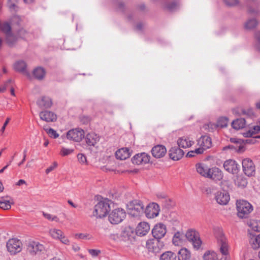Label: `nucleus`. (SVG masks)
<instances>
[{
    "label": "nucleus",
    "instance_id": "f257e3e1",
    "mask_svg": "<svg viewBox=\"0 0 260 260\" xmlns=\"http://www.w3.org/2000/svg\"><path fill=\"white\" fill-rule=\"evenodd\" d=\"M110 201L107 199L100 201L94 206L93 215L99 218L106 217L110 210Z\"/></svg>",
    "mask_w": 260,
    "mask_h": 260
},
{
    "label": "nucleus",
    "instance_id": "f03ea898",
    "mask_svg": "<svg viewBox=\"0 0 260 260\" xmlns=\"http://www.w3.org/2000/svg\"><path fill=\"white\" fill-rule=\"evenodd\" d=\"M236 206L238 216L241 218H246L253 210L252 205L245 200L237 201Z\"/></svg>",
    "mask_w": 260,
    "mask_h": 260
},
{
    "label": "nucleus",
    "instance_id": "7ed1b4c3",
    "mask_svg": "<svg viewBox=\"0 0 260 260\" xmlns=\"http://www.w3.org/2000/svg\"><path fill=\"white\" fill-rule=\"evenodd\" d=\"M7 251L11 255H16L22 251L23 244L22 241L17 238H13L9 239L6 243Z\"/></svg>",
    "mask_w": 260,
    "mask_h": 260
},
{
    "label": "nucleus",
    "instance_id": "20e7f679",
    "mask_svg": "<svg viewBox=\"0 0 260 260\" xmlns=\"http://www.w3.org/2000/svg\"><path fill=\"white\" fill-rule=\"evenodd\" d=\"M144 205L138 200L130 202L127 205L128 214L133 217L139 216L143 212Z\"/></svg>",
    "mask_w": 260,
    "mask_h": 260
},
{
    "label": "nucleus",
    "instance_id": "39448f33",
    "mask_svg": "<svg viewBox=\"0 0 260 260\" xmlns=\"http://www.w3.org/2000/svg\"><path fill=\"white\" fill-rule=\"evenodd\" d=\"M215 237L217 239L219 251L222 254V256H230L228 241L222 232L219 231L215 234Z\"/></svg>",
    "mask_w": 260,
    "mask_h": 260
},
{
    "label": "nucleus",
    "instance_id": "423d86ee",
    "mask_svg": "<svg viewBox=\"0 0 260 260\" xmlns=\"http://www.w3.org/2000/svg\"><path fill=\"white\" fill-rule=\"evenodd\" d=\"M49 235L54 240H58L66 245H70L71 241L65 235L64 232L60 229L51 228L49 230Z\"/></svg>",
    "mask_w": 260,
    "mask_h": 260
},
{
    "label": "nucleus",
    "instance_id": "0eeeda50",
    "mask_svg": "<svg viewBox=\"0 0 260 260\" xmlns=\"http://www.w3.org/2000/svg\"><path fill=\"white\" fill-rule=\"evenodd\" d=\"M126 213L122 209L113 210L109 215V220L112 224H118L125 217Z\"/></svg>",
    "mask_w": 260,
    "mask_h": 260
},
{
    "label": "nucleus",
    "instance_id": "6e6552de",
    "mask_svg": "<svg viewBox=\"0 0 260 260\" xmlns=\"http://www.w3.org/2000/svg\"><path fill=\"white\" fill-rule=\"evenodd\" d=\"M45 250L44 246L39 242L29 241L26 245V251L31 255H36Z\"/></svg>",
    "mask_w": 260,
    "mask_h": 260
},
{
    "label": "nucleus",
    "instance_id": "1a4fd4ad",
    "mask_svg": "<svg viewBox=\"0 0 260 260\" xmlns=\"http://www.w3.org/2000/svg\"><path fill=\"white\" fill-rule=\"evenodd\" d=\"M185 237L188 241L192 242L194 248L198 249L200 247L202 241L197 232L192 230H188L185 234Z\"/></svg>",
    "mask_w": 260,
    "mask_h": 260
},
{
    "label": "nucleus",
    "instance_id": "9d476101",
    "mask_svg": "<svg viewBox=\"0 0 260 260\" xmlns=\"http://www.w3.org/2000/svg\"><path fill=\"white\" fill-rule=\"evenodd\" d=\"M198 145L199 148L196 149V152L198 153H203L205 150L211 147V139L208 136H202L198 140Z\"/></svg>",
    "mask_w": 260,
    "mask_h": 260
},
{
    "label": "nucleus",
    "instance_id": "9b49d317",
    "mask_svg": "<svg viewBox=\"0 0 260 260\" xmlns=\"http://www.w3.org/2000/svg\"><path fill=\"white\" fill-rule=\"evenodd\" d=\"M159 205L155 203H151L147 206L145 213L147 218H154L159 215Z\"/></svg>",
    "mask_w": 260,
    "mask_h": 260
},
{
    "label": "nucleus",
    "instance_id": "f8f14e48",
    "mask_svg": "<svg viewBox=\"0 0 260 260\" xmlns=\"http://www.w3.org/2000/svg\"><path fill=\"white\" fill-rule=\"evenodd\" d=\"M84 132L81 128L70 130L67 134V138L70 140L80 142L84 137Z\"/></svg>",
    "mask_w": 260,
    "mask_h": 260
},
{
    "label": "nucleus",
    "instance_id": "ddd939ff",
    "mask_svg": "<svg viewBox=\"0 0 260 260\" xmlns=\"http://www.w3.org/2000/svg\"><path fill=\"white\" fill-rule=\"evenodd\" d=\"M167 232L166 226L161 223H159L155 225L152 230L153 236L155 239H159L165 236Z\"/></svg>",
    "mask_w": 260,
    "mask_h": 260
},
{
    "label": "nucleus",
    "instance_id": "4468645a",
    "mask_svg": "<svg viewBox=\"0 0 260 260\" xmlns=\"http://www.w3.org/2000/svg\"><path fill=\"white\" fill-rule=\"evenodd\" d=\"M146 247L149 251L158 252L162 247V244L157 239H151L147 240Z\"/></svg>",
    "mask_w": 260,
    "mask_h": 260
},
{
    "label": "nucleus",
    "instance_id": "2eb2a0df",
    "mask_svg": "<svg viewBox=\"0 0 260 260\" xmlns=\"http://www.w3.org/2000/svg\"><path fill=\"white\" fill-rule=\"evenodd\" d=\"M244 173L248 176H252L255 173V167L252 160L249 158L244 159L242 161Z\"/></svg>",
    "mask_w": 260,
    "mask_h": 260
},
{
    "label": "nucleus",
    "instance_id": "dca6fc26",
    "mask_svg": "<svg viewBox=\"0 0 260 260\" xmlns=\"http://www.w3.org/2000/svg\"><path fill=\"white\" fill-rule=\"evenodd\" d=\"M215 198L217 203L222 205H226L230 200L229 193L225 190L217 191L215 193Z\"/></svg>",
    "mask_w": 260,
    "mask_h": 260
},
{
    "label": "nucleus",
    "instance_id": "f3484780",
    "mask_svg": "<svg viewBox=\"0 0 260 260\" xmlns=\"http://www.w3.org/2000/svg\"><path fill=\"white\" fill-rule=\"evenodd\" d=\"M150 156L146 153H141L135 155L132 158L133 163L136 165L146 164L149 162Z\"/></svg>",
    "mask_w": 260,
    "mask_h": 260
},
{
    "label": "nucleus",
    "instance_id": "a211bd4d",
    "mask_svg": "<svg viewBox=\"0 0 260 260\" xmlns=\"http://www.w3.org/2000/svg\"><path fill=\"white\" fill-rule=\"evenodd\" d=\"M223 167L226 171L233 174L237 173L239 171V165L233 159H229L224 161Z\"/></svg>",
    "mask_w": 260,
    "mask_h": 260
},
{
    "label": "nucleus",
    "instance_id": "6ab92c4d",
    "mask_svg": "<svg viewBox=\"0 0 260 260\" xmlns=\"http://www.w3.org/2000/svg\"><path fill=\"white\" fill-rule=\"evenodd\" d=\"M39 116L41 120L47 122H54L57 119L56 115L50 111H43L40 112Z\"/></svg>",
    "mask_w": 260,
    "mask_h": 260
},
{
    "label": "nucleus",
    "instance_id": "aec40b11",
    "mask_svg": "<svg viewBox=\"0 0 260 260\" xmlns=\"http://www.w3.org/2000/svg\"><path fill=\"white\" fill-rule=\"evenodd\" d=\"M151 153L154 157L159 158L165 155L167 153V149L164 145H157L152 148Z\"/></svg>",
    "mask_w": 260,
    "mask_h": 260
},
{
    "label": "nucleus",
    "instance_id": "412c9836",
    "mask_svg": "<svg viewBox=\"0 0 260 260\" xmlns=\"http://www.w3.org/2000/svg\"><path fill=\"white\" fill-rule=\"evenodd\" d=\"M150 231V225L146 222L139 223L136 230V233L138 236H144L146 235Z\"/></svg>",
    "mask_w": 260,
    "mask_h": 260
},
{
    "label": "nucleus",
    "instance_id": "4be33fe9",
    "mask_svg": "<svg viewBox=\"0 0 260 260\" xmlns=\"http://www.w3.org/2000/svg\"><path fill=\"white\" fill-rule=\"evenodd\" d=\"M184 155L183 151L177 147H172L169 150V156L171 159L173 160L180 159Z\"/></svg>",
    "mask_w": 260,
    "mask_h": 260
},
{
    "label": "nucleus",
    "instance_id": "5701e85b",
    "mask_svg": "<svg viewBox=\"0 0 260 260\" xmlns=\"http://www.w3.org/2000/svg\"><path fill=\"white\" fill-rule=\"evenodd\" d=\"M223 177L222 172L217 167H213L210 169V171L207 178L214 181H220Z\"/></svg>",
    "mask_w": 260,
    "mask_h": 260
},
{
    "label": "nucleus",
    "instance_id": "b1692460",
    "mask_svg": "<svg viewBox=\"0 0 260 260\" xmlns=\"http://www.w3.org/2000/svg\"><path fill=\"white\" fill-rule=\"evenodd\" d=\"M131 152L127 147H123L118 149L115 153V157L120 160H125L131 156Z\"/></svg>",
    "mask_w": 260,
    "mask_h": 260
},
{
    "label": "nucleus",
    "instance_id": "393cba45",
    "mask_svg": "<svg viewBox=\"0 0 260 260\" xmlns=\"http://www.w3.org/2000/svg\"><path fill=\"white\" fill-rule=\"evenodd\" d=\"M14 204L13 200L9 196L3 197L0 199V208L9 210Z\"/></svg>",
    "mask_w": 260,
    "mask_h": 260
},
{
    "label": "nucleus",
    "instance_id": "a878e982",
    "mask_svg": "<svg viewBox=\"0 0 260 260\" xmlns=\"http://www.w3.org/2000/svg\"><path fill=\"white\" fill-rule=\"evenodd\" d=\"M177 144L180 148H187L191 147L193 144V141L189 138L183 136L178 139Z\"/></svg>",
    "mask_w": 260,
    "mask_h": 260
},
{
    "label": "nucleus",
    "instance_id": "bb28decb",
    "mask_svg": "<svg viewBox=\"0 0 260 260\" xmlns=\"http://www.w3.org/2000/svg\"><path fill=\"white\" fill-rule=\"evenodd\" d=\"M196 168L199 174L206 178H207L208 176L211 169L207 165L203 163L197 164L196 166Z\"/></svg>",
    "mask_w": 260,
    "mask_h": 260
},
{
    "label": "nucleus",
    "instance_id": "cd10ccee",
    "mask_svg": "<svg viewBox=\"0 0 260 260\" xmlns=\"http://www.w3.org/2000/svg\"><path fill=\"white\" fill-rule=\"evenodd\" d=\"M85 140L88 145L94 146L99 142L100 137L95 133H91L86 135Z\"/></svg>",
    "mask_w": 260,
    "mask_h": 260
},
{
    "label": "nucleus",
    "instance_id": "c85d7f7f",
    "mask_svg": "<svg viewBox=\"0 0 260 260\" xmlns=\"http://www.w3.org/2000/svg\"><path fill=\"white\" fill-rule=\"evenodd\" d=\"M52 101L51 99L46 96H43L37 101V105L39 107L42 109H47L52 106Z\"/></svg>",
    "mask_w": 260,
    "mask_h": 260
},
{
    "label": "nucleus",
    "instance_id": "c756f323",
    "mask_svg": "<svg viewBox=\"0 0 260 260\" xmlns=\"http://www.w3.org/2000/svg\"><path fill=\"white\" fill-rule=\"evenodd\" d=\"M14 68L17 72L25 75H28V73L26 70V64L24 61L20 60L16 62L14 64Z\"/></svg>",
    "mask_w": 260,
    "mask_h": 260
},
{
    "label": "nucleus",
    "instance_id": "7c9ffc66",
    "mask_svg": "<svg viewBox=\"0 0 260 260\" xmlns=\"http://www.w3.org/2000/svg\"><path fill=\"white\" fill-rule=\"evenodd\" d=\"M258 24V22L255 18L248 19L244 24V28L247 30L255 28Z\"/></svg>",
    "mask_w": 260,
    "mask_h": 260
},
{
    "label": "nucleus",
    "instance_id": "2f4dec72",
    "mask_svg": "<svg viewBox=\"0 0 260 260\" xmlns=\"http://www.w3.org/2000/svg\"><path fill=\"white\" fill-rule=\"evenodd\" d=\"M178 260H190L191 253L187 248H181L178 252Z\"/></svg>",
    "mask_w": 260,
    "mask_h": 260
},
{
    "label": "nucleus",
    "instance_id": "473e14b6",
    "mask_svg": "<svg viewBox=\"0 0 260 260\" xmlns=\"http://www.w3.org/2000/svg\"><path fill=\"white\" fill-rule=\"evenodd\" d=\"M121 237L123 241L129 240L134 235L133 229L129 227H125L121 231Z\"/></svg>",
    "mask_w": 260,
    "mask_h": 260
},
{
    "label": "nucleus",
    "instance_id": "72a5a7b5",
    "mask_svg": "<svg viewBox=\"0 0 260 260\" xmlns=\"http://www.w3.org/2000/svg\"><path fill=\"white\" fill-rule=\"evenodd\" d=\"M246 125V121L244 118H238L234 120L232 123V126L233 128L236 130L242 129Z\"/></svg>",
    "mask_w": 260,
    "mask_h": 260
},
{
    "label": "nucleus",
    "instance_id": "f704fd0d",
    "mask_svg": "<svg viewBox=\"0 0 260 260\" xmlns=\"http://www.w3.org/2000/svg\"><path fill=\"white\" fill-rule=\"evenodd\" d=\"M184 235L182 233L180 232L176 233L172 239V241L173 244L176 246L181 245L184 242Z\"/></svg>",
    "mask_w": 260,
    "mask_h": 260
},
{
    "label": "nucleus",
    "instance_id": "c9c22d12",
    "mask_svg": "<svg viewBox=\"0 0 260 260\" xmlns=\"http://www.w3.org/2000/svg\"><path fill=\"white\" fill-rule=\"evenodd\" d=\"M45 70L41 67L36 68L33 71L34 77L38 80L42 79L45 77Z\"/></svg>",
    "mask_w": 260,
    "mask_h": 260
},
{
    "label": "nucleus",
    "instance_id": "e433bc0d",
    "mask_svg": "<svg viewBox=\"0 0 260 260\" xmlns=\"http://www.w3.org/2000/svg\"><path fill=\"white\" fill-rule=\"evenodd\" d=\"M160 260H177V255L174 252L167 251L160 255Z\"/></svg>",
    "mask_w": 260,
    "mask_h": 260
},
{
    "label": "nucleus",
    "instance_id": "4c0bfd02",
    "mask_svg": "<svg viewBox=\"0 0 260 260\" xmlns=\"http://www.w3.org/2000/svg\"><path fill=\"white\" fill-rule=\"evenodd\" d=\"M230 141L231 142L237 144H240L238 147L235 146L234 145H229L228 147H224V149H226L228 148L230 149H233L237 151L240 152L241 151L242 149L243 148V145L241 144V141L240 140L237 139L236 138H231L230 139Z\"/></svg>",
    "mask_w": 260,
    "mask_h": 260
},
{
    "label": "nucleus",
    "instance_id": "58836bf2",
    "mask_svg": "<svg viewBox=\"0 0 260 260\" xmlns=\"http://www.w3.org/2000/svg\"><path fill=\"white\" fill-rule=\"evenodd\" d=\"M217 253L213 251H207L203 255V260H218Z\"/></svg>",
    "mask_w": 260,
    "mask_h": 260
},
{
    "label": "nucleus",
    "instance_id": "ea45409f",
    "mask_svg": "<svg viewBox=\"0 0 260 260\" xmlns=\"http://www.w3.org/2000/svg\"><path fill=\"white\" fill-rule=\"evenodd\" d=\"M259 235L257 236H251L249 240L250 244L253 249H257L260 247V244H259Z\"/></svg>",
    "mask_w": 260,
    "mask_h": 260
},
{
    "label": "nucleus",
    "instance_id": "a19ab883",
    "mask_svg": "<svg viewBox=\"0 0 260 260\" xmlns=\"http://www.w3.org/2000/svg\"><path fill=\"white\" fill-rule=\"evenodd\" d=\"M248 224L249 227L255 232H260V220H250Z\"/></svg>",
    "mask_w": 260,
    "mask_h": 260
},
{
    "label": "nucleus",
    "instance_id": "79ce46f5",
    "mask_svg": "<svg viewBox=\"0 0 260 260\" xmlns=\"http://www.w3.org/2000/svg\"><path fill=\"white\" fill-rule=\"evenodd\" d=\"M260 131V121L256 125L253 126L252 128L246 134V137H251L253 135L258 133Z\"/></svg>",
    "mask_w": 260,
    "mask_h": 260
},
{
    "label": "nucleus",
    "instance_id": "37998d69",
    "mask_svg": "<svg viewBox=\"0 0 260 260\" xmlns=\"http://www.w3.org/2000/svg\"><path fill=\"white\" fill-rule=\"evenodd\" d=\"M235 183L239 186L244 187L247 185V181L242 176H237L235 180Z\"/></svg>",
    "mask_w": 260,
    "mask_h": 260
},
{
    "label": "nucleus",
    "instance_id": "c03bdc74",
    "mask_svg": "<svg viewBox=\"0 0 260 260\" xmlns=\"http://www.w3.org/2000/svg\"><path fill=\"white\" fill-rule=\"evenodd\" d=\"M229 119L227 117H222L219 118L217 121V124L218 127H224L228 125Z\"/></svg>",
    "mask_w": 260,
    "mask_h": 260
},
{
    "label": "nucleus",
    "instance_id": "a18cd8bd",
    "mask_svg": "<svg viewBox=\"0 0 260 260\" xmlns=\"http://www.w3.org/2000/svg\"><path fill=\"white\" fill-rule=\"evenodd\" d=\"M74 151V150L73 149L62 147L60 149L59 154L62 156H66L73 153Z\"/></svg>",
    "mask_w": 260,
    "mask_h": 260
},
{
    "label": "nucleus",
    "instance_id": "49530a36",
    "mask_svg": "<svg viewBox=\"0 0 260 260\" xmlns=\"http://www.w3.org/2000/svg\"><path fill=\"white\" fill-rule=\"evenodd\" d=\"M43 215L45 218H46L48 220L54 221L57 222L59 221V218L56 215H54L44 212H43Z\"/></svg>",
    "mask_w": 260,
    "mask_h": 260
},
{
    "label": "nucleus",
    "instance_id": "de8ad7c7",
    "mask_svg": "<svg viewBox=\"0 0 260 260\" xmlns=\"http://www.w3.org/2000/svg\"><path fill=\"white\" fill-rule=\"evenodd\" d=\"M46 133L49 136V137L53 138H57L59 137L58 134L56 132L54 129L50 128H46L45 129Z\"/></svg>",
    "mask_w": 260,
    "mask_h": 260
},
{
    "label": "nucleus",
    "instance_id": "09e8293b",
    "mask_svg": "<svg viewBox=\"0 0 260 260\" xmlns=\"http://www.w3.org/2000/svg\"><path fill=\"white\" fill-rule=\"evenodd\" d=\"M75 237L80 239L91 240L93 239V237L89 234L87 233L77 234H76Z\"/></svg>",
    "mask_w": 260,
    "mask_h": 260
},
{
    "label": "nucleus",
    "instance_id": "8fccbe9b",
    "mask_svg": "<svg viewBox=\"0 0 260 260\" xmlns=\"http://www.w3.org/2000/svg\"><path fill=\"white\" fill-rule=\"evenodd\" d=\"M218 126H217V123L215 124L212 122H209L204 125L205 129H208L209 131H213Z\"/></svg>",
    "mask_w": 260,
    "mask_h": 260
},
{
    "label": "nucleus",
    "instance_id": "3c124183",
    "mask_svg": "<svg viewBox=\"0 0 260 260\" xmlns=\"http://www.w3.org/2000/svg\"><path fill=\"white\" fill-rule=\"evenodd\" d=\"M110 238L115 241L119 242L123 241L121 234H112L110 235Z\"/></svg>",
    "mask_w": 260,
    "mask_h": 260
},
{
    "label": "nucleus",
    "instance_id": "603ef678",
    "mask_svg": "<svg viewBox=\"0 0 260 260\" xmlns=\"http://www.w3.org/2000/svg\"><path fill=\"white\" fill-rule=\"evenodd\" d=\"M88 251L92 257L98 256L101 253V251L99 249H89Z\"/></svg>",
    "mask_w": 260,
    "mask_h": 260
},
{
    "label": "nucleus",
    "instance_id": "864d4df0",
    "mask_svg": "<svg viewBox=\"0 0 260 260\" xmlns=\"http://www.w3.org/2000/svg\"><path fill=\"white\" fill-rule=\"evenodd\" d=\"M225 4L230 7L238 6L239 4V0H224Z\"/></svg>",
    "mask_w": 260,
    "mask_h": 260
},
{
    "label": "nucleus",
    "instance_id": "5fc2aeb1",
    "mask_svg": "<svg viewBox=\"0 0 260 260\" xmlns=\"http://www.w3.org/2000/svg\"><path fill=\"white\" fill-rule=\"evenodd\" d=\"M58 166V164L56 161H54L53 164L49 166L48 168H47L45 170V173L46 174H48L50 172L53 171Z\"/></svg>",
    "mask_w": 260,
    "mask_h": 260
},
{
    "label": "nucleus",
    "instance_id": "6e6d98bb",
    "mask_svg": "<svg viewBox=\"0 0 260 260\" xmlns=\"http://www.w3.org/2000/svg\"><path fill=\"white\" fill-rule=\"evenodd\" d=\"M255 37L257 40L255 46L256 49L260 51V31H257L255 34Z\"/></svg>",
    "mask_w": 260,
    "mask_h": 260
},
{
    "label": "nucleus",
    "instance_id": "4d7b16f0",
    "mask_svg": "<svg viewBox=\"0 0 260 260\" xmlns=\"http://www.w3.org/2000/svg\"><path fill=\"white\" fill-rule=\"evenodd\" d=\"M77 158H78V161L81 164H86V157L84 154H83L82 153L78 154L77 155Z\"/></svg>",
    "mask_w": 260,
    "mask_h": 260
},
{
    "label": "nucleus",
    "instance_id": "13d9d810",
    "mask_svg": "<svg viewBox=\"0 0 260 260\" xmlns=\"http://www.w3.org/2000/svg\"><path fill=\"white\" fill-rule=\"evenodd\" d=\"M17 0H8V5L10 9H14L16 6Z\"/></svg>",
    "mask_w": 260,
    "mask_h": 260
},
{
    "label": "nucleus",
    "instance_id": "bf43d9fd",
    "mask_svg": "<svg viewBox=\"0 0 260 260\" xmlns=\"http://www.w3.org/2000/svg\"><path fill=\"white\" fill-rule=\"evenodd\" d=\"M11 82V80H8L4 85L0 87V93L5 92L6 90L7 84L10 83Z\"/></svg>",
    "mask_w": 260,
    "mask_h": 260
},
{
    "label": "nucleus",
    "instance_id": "052dcab7",
    "mask_svg": "<svg viewBox=\"0 0 260 260\" xmlns=\"http://www.w3.org/2000/svg\"><path fill=\"white\" fill-rule=\"evenodd\" d=\"M11 120V118L10 117H7L6 119V120L5 121L3 126H2L1 128V131L2 132H4L5 130L6 127L7 125V124L9 123Z\"/></svg>",
    "mask_w": 260,
    "mask_h": 260
},
{
    "label": "nucleus",
    "instance_id": "680f3d73",
    "mask_svg": "<svg viewBox=\"0 0 260 260\" xmlns=\"http://www.w3.org/2000/svg\"><path fill=\"white\" fill-rule=\"evenodd\" d=\"M26 153L27 150L25 149L23 151V158L22 159V161L18 164L19 166H20L25 161L26 157Z\"/></svg>",
    "mask_w": 260,
    "mask_h": 260
},
{
    "label": "nucleus",
    "instance_id": "e2e57ef3",
    "mask_svg": "<svg viewBox=\"0 0 260 260\" xmlns=\"http://www.w3.org/2000/svg\"><path fill=\"white\" fill-rule=\"evenodd\" d=\"M195 154H199L196 152V149L194 151H190L187 154V156L188 157H193L195 155Z\"/></svg>",
    "mask_w": 260,
    "mask_h": 260
},
{
    "label": "nucleus",
    "instance_id": "0e129e2a",
    "mask_svg": "<svg viewBox=\"0 0 260 260\" xmlns=\"http://www.w3.org/2000/svg\"><path fill=\"white\" fill-rule=\"evenodd\" d=\"M23 184H25V185H26V181L23 180V179H20L16 183V185H17V186H21L22 185H23Z\"/></svg>",
    "mask_w": 260,
    "mask_h": 260
},
{
    "label": "nucleus",
    "instance_id": "69168bd1",
    "mask_svg": "<svg viewBox=\"0 0 260 260\" xmlns=\"http://www.w3.org/2000/svg\"><path fill=\"white\" fill-rule=\"evenodd\" d=\"M72 248L75 252L78 251L80 249V247L77 245H73Z\"/></svg>",
    "mask_w": 260,
    "mask_h": 260
},
{
    "label": "nucleus",
    "instance_id": "338daca9",
    "mask_svg": "<svg viewBox=\"0 0 260 260\" xmlns=\"http://www.w3.org/2000/svg\"><path fill=\"white\" fill-rule=\"evenodd\" d=\"M68 203L73 208H76L77 207V205L74 204L71 200H68Z\"/></svg>",
    "mask_w": 260,
    "mask_h": 260
},
{
    "label": "nucleus",
    "instance_id": "774afa93",
    "mask_svg": "<svg viewBox=\"0 0 260 260\" xmlns=\"http://www.w3.org/2000/svg\"><path fill=\"white\" fill-rule=\"evenodd\" d=\"M220 260H231L230 256H222Z\"/></svg>",
    "mask_w": 260,
    "mask_h": 260
}]
</instances>
